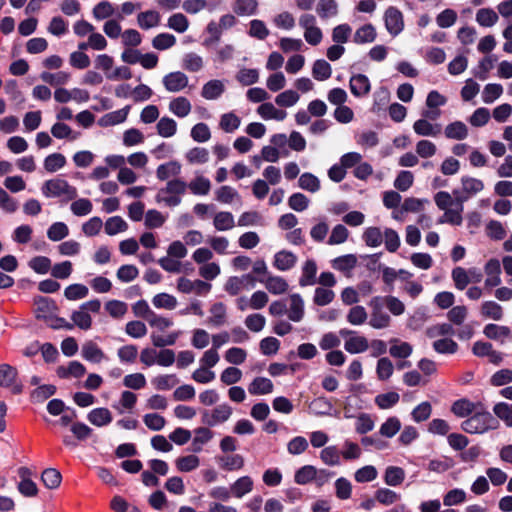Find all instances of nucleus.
<instances>
[{
  "instance_id": "f257e3e1",
  "label": "nucleus",
  "mask_w": 512,
  "mask_h": 512,
  "mask_svg": "<svg viewBox=\"0 0 512 512\" xmlns=\"http://www.w3.org/2000/svg\"><path fill=\"white\" fill-rule=\"evenodd\" d=\"M498 427L499 421L484 406L475 410L461 423V429L469 434H483Z\"/></svg>"
},
{
  "instance_id": "f03ea898",
  "label": "nucleus",
  "mask_w": 512,
  "mask_h": 512,
  "mask_svg": "<svg viewBox=\"0 0 512 512\" xmlns=\"http://www.w3.org/2000/svg\"><path fill=\"white\" fill-rule=\"evenodd\" d=\"M187 184L181 179H173L167 182L165 188H161L156 196L157 202L163 201L167 206L175 207L181 203L180 195L184 194Z\"/></svg>"
},
{
  "instance_id": "7ed1b4c3",
  "label": "nucleus",
  "mask_w": 512,
  "mask_h": 512,
  "mask_svg": "<svg viewBox=\"0 0 512 512\" xmlns=\"http://www.w3.org/2000/svg\"><path fill=\"white\" fill-rule=\"evenodd\" d=\"M0 387L11 388L14 395L23 392V384L18 379V370L10 364H0Z\"/></svg>"
},
{
  "instance_id": "20e7f679",
  "label": "nucleus",
  "mask_w": 512,
  "mask_h": 512,
  "mask_svg": "<svg viewBox=\"0 0 512 512\" xmlns=\"http://www.w3.org/2000/svg\"><path fill=\"white\" fill-rule=\"evenodd\" d=\"M385 27L392 36H397L404 29V21L402 12L390 6L386 9L384 14Z\"/></svg>"
},
{
  "instance_id": "39448f33",
  "label": "nucleus",
  "mask_w": 512,
  "mask_h": 512,
  "mask_svg": "<svg viewBox=\"0 0 512 512\" xmlns=\"http://www.w3.org/2000/svg\"><path fill=\"white\" fill-rule=\"evenodd\" d=\"M163 84L169 92H178L188 85V77L180 71L171 72L164 76Z\"/></svg>"
},
{
  "instance_id": "423d86ee",
  "label": "nucleus",
  "mask_w": 512,
  "mask_h": 512,
  "mask_svg": "<svg viewBox=\"0 0 512 512\" xmlns=\"http://www.w3.org/2000/svg\"><path fill=\"white\" fill-rule=\"evenodd\" d=\"M349 87L355 97H363L369 94L371 84L369 78L364 74H356L350 78Z\"/></svg>"
},
{
  "instance_id": "0eeeda50",
  "label": "nucleus",
  "mask_w": 512,
  "mask_h": 512,
  "mask_svg": "<svg viewBox=\"0 0 512 512\" xmlns=\"http://www.w3.org/2000/svg\"><path fill=\"white\" fill-rule=\"evenodd\" d=\"M478 408H483L481 402L473 403L466 398H462L452 404L451 412L457 417L464 418L470 416Z\"/></svg>"
},
{
  "instance_id": "6e6552de",
  "label": "nucleus",
  "mask_w": 512,
  "mask_h": 512,
  "mask_svg": "<svg viewBox=\"0 0 512 512\" xmlns=\"http://www.w3.org/2000/svg\"><path fill=\"white\" fill-rule=\"evenodd\" d=\"M468 197H456L455 203L457 205V209H446L443 216L439 219L438 223H449L451 225H461L462 224V211H463V201L467 200Z\"/></svg>"
},
{
  "instance_id": "1a4fd4ad",
  "label": "nucleus",
  "mask_w": 512,
  "mask_h": 512,
  "mask_svg": "<svg viewBox=\"0 0 512 512\" xmlns=\"http://www.w3.org/2000/svg\"><path fill=\"white\" fill-rule=\"evenodd\" d=\"M86 373L85 366L79 361H71L68 366H58L56 374L61 379H67L69 377L80 378Z\"/></svg>"
},
{
  "instance_id": "9d476101",
  "label": "nucleus",
  "mask_w": 512,
  "mask_h": 512,
  "mask_svg": "<svg viewBox=\"0 0 512 512\" xmlns=\"http://www.w3.org/2000/svg\"><path fill=\"white\" fill-rule=\"evenodd\" d=\"M67 181L60 178L50 179L44 182L41 187L42 194L47 197H60L65 191Z\"/></svg>"
},
{
  "instance_id": "9b49d317",
  "label": "nucleus",
  "mask_w": 512,
  "mask_h": 512,
  "mask_svg": "<svg viewBox=\"0 0 512 512\" xmlns=\"http://www.w3.org/2000/svg\"><path fill=\"white\" fill-rule=\"evenodd\" d=\"M34 304L36 306V318L43 319L44 321H48V313L57 309L55 301L49 297L37 296L34 299Z\"/></svg>"
},
{
  "instance_id": "f8f14e48",
  "label": "nucleus",
  "mask_w": 512,
  "mask_h": 512,
  "mask_svg": "<svg viewBox=\"0 0 512 512\" xmlns=\"http://www.w3.org/2000/svg\"><path fill=\"white\" fill-rule=\"evenodd\" d=\"M87 419L95 426L102 427L112 422V414L108 408H95L91 410Z\"/></svg>"
},
{
  "instance_id": "ddd939ff",
  "label": "nucleus",
  "mask_w": 512,
  "mask_h": 512,
  "mask_svg": "<svg viewBox=\"0 0 512 512\" xmlns=\"http://www.w3.org/2000/svg\"><path fill=\"white\" fill-rule=\"evenodd\" d=\"M258 281L265 283L267 290L274 295L283 294L288 290V283L280 276H268L265 280L259 278Z\"/></svg>"
},
{
  "instance_id": "4468645a",
  "label": "nucleus",
  "mask_w": 512,
  "mask_h": 512,
  "mask_svg": "<svg viewBox=\"0 0 512 512\" xmlns=\"http://www.w3.org/2000/svg\"><path fill=\"white\" fill-rule=\"evenodd\" d=\"M296 260L297 258L292 252L282 250L275 254L273 265L278 270L286 271L294 267Z\"/></svg>"
},
{
  "instance_id": "2eb2a0df",
  "label": "nucleus",
  "mask_w": 512,
  "mask_h": 512,
  "mask_svg": "<svg viewBox=\"0 0 512 512\" xmlns=\"http://www.w3.org/2000/svg\"><path fill=\"white\" fill-rule=\"evenodd\" d=\"M82 357L93 363H100L105 357L104 352L93 341H88L82 346Z\"/></svg>"
},
{
  "instance_id": "dca6fc26",
  "label": "nucleus",
  "mask_w": 512,
  "mask_h": 512,
  "mask_svg": "<svg viewBox=\"0 0 512 512\" xmlns=\"http://www.w3.org/2000/svg\"><path fill=\"white\" fill-rule=\"evenodd\" d=\"M273 383L265 377H256L249 385L248 391L252 395H264L273 391Z\"/></svg>"
},
{
  "instance_id": "f3484780",
  "label": "nucleus",
  "mask_w": 512,
  "mask_h": 512,
  "mask_svg": "<svg viewBox=\"0 0 512 512\" xmlns=\"http://www.w3.org/2000/svg\"><path fill=\"white\" fill-rule=\"evenodd\" d=\"M225 87L220 80H210L204 84L201 96L207 100L219 98L224 92Z\"/></svg>"
},
{
  "instance_id": "a211bd4d",
  "label": "nucleus",
  "mask_w": 512,
  "mask_h": 512,
  "mask_svg": "<svg viewBox=\"0 0 512 512\" xmlns=\"http://www.w3.org/2000/svg\"><path fill=\"white\" fill-rule=\"evenodd\" d=\"M317 265L314 260H307L302 268V276L299 279V285L302 287L314 285L316 283Z\"/></svg>"
},
{
  "instance_id": "6ab92c4d",
  "label": "nucleus",
  "mask_w": 512,
  "mask_h": 512,
  "mask_svg": "<svg viewBox=\"0 0 512 512\" xmlns=\"http://www.w3.org/2000/svg\"><path fill=\"white\" fill-rule=\"evenodd\" d=\"M129 110H130V106L127 105V106H125L122 109H119L117 111L108 113V114L104 115L99 120V125H101V126H113V125L122 123V122H124L126 120V118L128 116V113H129Z\"/></svg>"
},
{
  "instance_id": "aec40b11",
  "label": "nucleus",
  "mask_w": 512,
  "mask_h": 512,
  "mask_svg": "<svg viewBox=\"0 0 512 512\" xmlns=\"http://www.w3.org/2000/svg\"><path fill=\"white\" fill-rule=\"evenodd\" d=\"M376 37L377 33L374 26L368 23L356 30L353 41L356 44L371 43L376 39Z\"/></svg>"
},
{
  "instance_id": "412c9836",
  "label": "nucleus",
  "mask_w": 512,
  "mask_h": 512,
  "mask_svg": "<svg viewBox=\"0 0 512 512\" xmlns=\"http://www.w3.org/2000/svg\"><path fill=\"white\" fill-rule=\"evenodd\" d=\"M290 310L288 317L293 322H299L304 316V302L299 294H292L290 296Z\"/></svg>"
},
{
  "instance_id": "4be33fe9",
  "label": "nucleus",
  "mask_w": 512,
  "mask_h": 512,
  "mask_svg": "<svg viewBox=\"0 0 512 512\" xmlns=\"http://www.w3.org/2000/svg\"><path fill=\"white\" fill-rule=\"evenodd\" d=\"M257 112L264 119H275L278 121H283L287 115L286 111L276 109L270 102L261 104L258 107Z\"/></svg>"
},
{
  "instance_id": "5701e85b",
  "label": "nucleus",
  "mask_w": 512,
  "mask_h": 512,
  "mask_svg": "<svg viewBox=\"0 0 512 512\" xmlns=\"http://www.w3.org/2000/svg\"><path fill=\"white\" fill-rule=\"evenodd\" d=\"M137 21L142 29L147 30L159 25L160 14L155 10H147L138 14Z\"/></svg>"
},
{
  "instance_id": "b1692460",
  "label": "nucleus",
  "mask_w": 512,
  "mask_h": 512,
  "mask_svg": "<svg viewBox=\"0 0 512 512\" xmlns=\"http://www.w3.org/2000/svg\"><path fill=\"white\" fill-rule=\"evenodd\" d=\"M169 109L177 117L183 118L190 113L191 103L186 97L180 96L170 102Z\"/></svg>"
},
{
  "instance_id": "393cba45",
  "label": "nucleus",
  "mask_w": 512,
  "mask_h": 512,
  "mask_svg": "<svg viewBox=\"0 0 512 512\" xmlns=\"http://www.w3.org/2000/svg\"><path fill=\"white\" fill-rule=\"evenodd\" d=\"M445 136L449 139L463 140L468 136L467 126L461 121L452 122L446 126Z\"/></svg>"
},
{
  "instance_id": "a878e982",
  "label": "nucleus",
  "mask_w": 512,
  "mask_h": 512,
  "mask_svg": "<svg viewBox=\"0 0 512 512\" xmlns=\"http://www.w3.org/2000/svg\"><path fill=\"white\" fill-rule=\"evenodd\" d=\"M181 172V165L176 161H170L158 166L156 176L159 180L165 181L170 176H177Z\"/></svg>"
},
{
  "instance_id": "bb28decb",
  "label": "nucleus",
  "mask_w": 512,
  "mask_h": 512,
  "mask_svg": "<svg viewBox=\"0 0 512 512\" xmlns=\"http://www.w3.org/2000/svg\"><path fill=\"white\" fill-rule=\"evenodd\" d=\"M257 0H236L233 5V11L238 16H250L257 12Z\"/></svg>"
},
{
  "instance_id": "cd10ccee",
  "label": "nucleus",
  "mask_w": 512,
  "mask_h": 512,
  "mask_svg": "<svg viewBox=\"0 0 512 512\" xmlns=\"http://www.w3.org/2000/svg\"><path fill=\"white\" fill-rule=\"evenodd\" d=\"M253 489V480L250 476H243L237 479L231 486L232 494L241 498Z\"/></svg>"
},
{
  "instance_id": "c85d7f7f",
  "label": "nucleus",
  "mask_w": 512,
  "mask_h": 512,
  "mask_svg": "<svg viewBox=\"0 0 512 512\" xmlns=\"http://www.w3.org/2000/svg\"><path fill=\"white\" fill-rule=\"evenodd\" d=\"M391 342L394 343L389 349L392 357L406 359L412 354L413 347L410 343L402 342L398 339H393Z\"/></svg>"
},
{
  "instance_id": "c756f323",
  "label": "nucleus",
  "mask_w": 512,
  "mask_h": 512,
  "mask_svg": "<svg viewBox=\"0 0 512 512\" xmlns=\"http://www.w3.org/2000/svg\"><path fill=\"white\" fill-rule=\"evenodd\" d=\"M331 65L324 59H318L312 67V75L318 81H325L331 77Z\"/></svg>"
},
{
  "instance_id": "7c9ffc66",
  "label": "nucleus",
  "mask_w": 512,
  "mask_h": 512,
  "mask_svg": "<svg viewBox=\"0 0 512 512\" xmlns=\"http://www.w3.org/2000/svg\"><path fill=\"white\" fill-rule=\"evenodd\" d=\"M66 157L61 153H52L44 159V169L49 173H54L66 165Z\"/></svg>"
},
{
  "instance_id": "2f4dec72",
  "label": "nucleus",
  "mask_w": 512,
  "mask_h": 512,
  "mask_svg": "<svg viewBox=\"0 0 512 512\" xmlns=\"http://www.w3.org/2000/svg\"><path fill=\"white\" fill-rule=\"evenodd\" d=\"M357 265V257L354 254L339 256L332 261L334 269L341 272H349Z\"/></svg>"
},
{
  "instance_id": "473e14b6",
  "label": "nucleus",
  "mask_w": 512,
  "mask_h": 512,
  "mask_svg": "<svg viewBox=\"0 0 512 512\" xmlns=\"http://www.w3.org/2000/svg\"><path fill=\"white\" fill-rule=\"evenodd\" d=\"M405 479V471L401 467L389 466L386 468L384 481L389 486H398Z\"/></svg>"
},
{
  "instance_id": "72a5a7b5",
  "label": "nucleus",
  "mask_w": 512,
  "mask_h": 512,
  "mask_svg": "<svg viewBox=\"0 0 512 512\" xmlns=\"http://www.w3.org/2000/svg\"><path fill=\"white\" fill-rule=\"evenodd\" d=\"M369 347L368 341L363 336H354L345 341L344 348L351 354L362 353Z\"/></svg>"
},
{
  "instance_id": "f704fd0d",
  "label": "nucleus",
  "mask_w": 512,
  "mask_h": 512,
  "mask_svg": "<svg viewBox=\"0 0 512 512\" xmlns=\"http://www.w3.org/2000/svg\"><path fill=\"white\" fill-rule=\"evenodd\" d=\"M70 73L65 71H59L56 73H50L44 71L40 74V78L43 82L50 84L51 86H58L66 84L70 79Z\"/></svg>"
},
{
  "instance_id": "c9c22d12",
  "label": "nucleus",
  "mask_w": 512,
  "mask_h": 512,
  "mask_svg": "<svg viewBox=\"0 0 512 512\" xmlns=\"http://www.w3.org/2000/svg\"><path fill=\"white\" fill-rule=\"evenodd\" d=\"M41 480L48 489H55L61 484L62 475L55 468H46L41 474Z\"/></svg>"
},
{
  "instance_id": "e433bc0d",
  "label": "nucleus",
  "mask_w": 512,
  "mask_h": 512,
  "mask_svg": "<svg viewBox=\"0 0 512 512\" xmlns=\"http://www.w3.org/2000/svg\"><path fill=\"white\" fill-rule=\"evenodd\" d=\"M310 409L319 416H327L331 415V411L333 409L332 402L326 397H317L315 398L311 404Z\"/></svg>"
},
{
  "instance_id": "4c0bfd02",
  "label": "nucleus",
  "mask_w": 512,
  "mask_h": 512,
  "mask_svg": "<svg viewBox=\"0 0 512 512\" xmlns=\"http://www.w3.org/2000/svg\"><path fill=\"white\" fill-rule=\"evenodd\" d=\"M56 386L52 384H44L35 388L31 393V400L35 403H42L56 393Z\"/></svg>"
},
{
  "instance_id": "58836bf2",
  "label": "nucleus",
  "mask_w": 512,
  "mask_h": 512,
  "mask_svg": "<svg viewBox=\"0 0 512 512\" xmlns=\"http://www.w3.org/2000/svg\"><path fill=\"white\" fill-rule=\"evenodd\" d=\"M316 12L321 19L336 16L338 13V4L335 0H320L317 4Z\"/></svg>"
},
{
  "instance_id": "ea45409f",
  "label": "nucleus",
  "mask_w": 512,
  "mask_h": 512,
  "mask_svg": "<svg viewBox=\"0 0 512 512\" xmlns=\"http://www.w3.org/2000/svg\"><path fill=\"white\" fill-rule=\"evenodd\" d=\"M484 335L492 340H498L501 337H509L511 330L508 326H500L497 324L489 323L483 329Z\"/></svg>"
},
{
  "instance_id": "a19ab883",
  "label": "nucleus",
  "mask_w": 512,
  "mask_h": 512,
  "mask_svg": "<svg viewBox=\"0 0 512 512\" xmlns=\"http://www.w3.org/2000/svg\"><path fill=\"white\" fill-rule=\"evenodd\" d=\"M156 128L160 136L169 138L175 135L177 123L174 119L165 116L158 121Z\"/></svg>"
},
{
  "instance_id": "79ce46f5",
  "label": "nucleus",
  "mask_w": 512,
  "mask_h": 512,
  "mask_svg": "<svg viewBox=\"0 0 512 512\" xmlns=\"http://www.w3.org/2000/svg\"><path fill=\"white\" fill-rule=\"evenodd\" d=\"M481 314L486 318L498 321L503 317V309L495 301H485L481 306Z\"/></svg>"
},
{
  "instance_id": "37998d69",
  "label": "nucleus",
  "mask_w": 512,
  "mask_h": 512,
  "mask_svg": "<svg viewBox=\"0 0 512 512\" xmlns=\"http://www.w3.org/2000/svg\"><path fill=\"white\" fill-rule=\"evenodd\" d=\"M218 460L222 462L220 467L225 471L239 470L244 466V458L240 454L221 456Z\"/></svg>"
},
{
  "instance_id": "c03bdc74",
  "label": "nucleus",
  "mask_w": 512,
  "mask_h": 512,
  "mask_svg": "<svg viewBox=\"0 0 512 512\" xmlns=\"http://www.w3.org/2000/svg\"><path fill=\"white\" fill-rule=\"evenodd\" d=\"M299 187L303 190L315 193L320 189L319 179L312 173H303L298 180Z\"/></svg>"
},
{
  "instance_id": "a18cd8bd",
  "label": "nucleus",
  "mask_w": 512,
  "mask_h": 512,
  "mask_svg": "<svg viewBox=\"0 0 512 512\" xmlns=\"http://www.w3.org/2000/svg\"><path fill=\"white\" fill-rule=\"evenodd\" d=\"M493 412L508 427H512V404L506 402H499L494 405Z\"/></svg>"
},
{
  "instance_id": "49530a36",
  "label": "nucleus",
  "mask_w": 512,
  "mask_h": 512,
  "mask_svg": "<svg viewBox=\"0 0 512 512\" xmlns=\"http://www.w3.org/2000/svg\"><path fill=\"white\" fill-rule=\"evenodd\" d=\"M476 21L483 27H491L498 21V15L490 8H482L476 13Z\"/></svg>"
},
{
  "instance_id": "de8ad7c7",
  "label": "nucleus",
  "mask_w": 512,
  "mask_h": 512,
  "mask_svg": "<svg viewBox=\"0 0 512 512\" xmlns=\"http://www.w3.org/2000/svg\"><path fill=\"white\" fill-rule=\"evenodd\" d=\"M317 470L312 465H305L295 473L294 480L297 484L305 485L315 479Z\"/></svg>"
},
{
  "instance_id": "09e8293b",
  "label": "nucleus",
  "mask_w": 512,
  "mask_h": 512,
  "mask_svg": "<svg viewBox=\"0 0 512 512\" xmlns=\"http://www.w3.org/2000/svg\"><path fill=\"white\" fill-rule=\"evenodd\" d=\"M436 130L434 129V126L426 119H419L414 122L413 129L416 134L420 136H436L439 131L440 127L439 125H436Z\"/></svg>"
},
{
  "instance_id": "8fccbe9b",
  "label": "nucleus",
  "mask_w": 512,
  "mask_h": 512,
  "mask_svg": "<svg viewBox=\"0 0 512 512\" xmlns=\"http://www.w3.org/2000/svg\"><path fill=\"white\" fill-rule=\"evenodd\" d=\"M458 348V344L451 338H442L433 342V349L440 354H454Z\"/></svg>"
},
{
  "instance_id": "3c124183",
  "label": "nucleus",
  "mask_w": 512,
  "mask_h": 512,
  "mask_svg": "<svg viewBox=\"0 0 512 512\" xmlns=\"http://www.w3.org/2000/svg\"><path fill=\"white\" fill-rule=\"evenodd\" d=\"M187 187H189L191 192L195 195H206L210 191L211 183L208 178L198 176L192 180Z\"/></svg>"
},
{
  "instance_id": "603ef678",
  "label": "nucleus",
  "mask_w": 512,
  "mask_h": 512,
  "mask_svg": "<svg viewBox=\"0 0 512 512\" xmlns=\"http://www.w3.org/2000/svg\"><path fill=\"white\" fill-rule=\"evenodd\" d=\"M401 429L400 420L393 416L389 417L380 427L379 433L387 438H392Z\"/></svg>"
},
{
  "instance_id": "864d4df0",
  "label": "nucleus",
  "mask_w": 512,
  "mask_h": 512,
  "mask_svg": "<svg viewBox=\"0 0 512 512\" xmlns=\"http://www.w3.org/2000/svg\"><path fill=\"white\" fill-rule=\"evenodd\" d=\"M127 228V223L120 216L110 217L107 219L105 223V232L110 236L123 232Z\"/></svg>"
},
{
  "instance_id": "5fc2aeb1",
  "label": "nucleus",
  "mask_w": 512,
  "mask_h": 512,
  "mask_svg": "<svg viewBox=\"0 0 512 512\" xmlns=\"http://www.w3.org/2000/svg\"><path fill=\"white\" fill-rule=\"evenodd\" d=\"M394 371L392 361L387 357H382L377 362L376 373L379 380L385 381L389 379Z\"/></svg>"
},
{
  "instance_id": "6e6d98bb",
  "label": "nucleus",
  "mask_w": 512,
  "mask_h": 512,
  "mask_svg": "<svg viewBox=\"0 0 512 512\" xmlns=\"http://www.w3.org/2000/svg\"><path fill=\"white\" fill-rule=\"evenodd\" d=\"M362 238L365 244L369 247H378L381 245L383 240L381 230L378 227L366 228Z\"/></svg>"
},
{
  "instance_id": "4d7b16f0",
  "label": "nucleus",
  "mask_w": 512,
  "mask_h": 512,
  "mask_svg": "<svg viewBox=\"0 0 512 512\" xmlns=\"http://www.w3.org/2000/svg\"><path fill=\"white\" fill-rule=\"evenodd\" d=\"M400 396L397 392H387L375 397V403L380 409H389L399 402Z\"/></svg>"
},
{
  "instance_id": "13d9d810",
  "label": "nucleus",
  "mask_w": 512,
  "mask_h": 512,
  "mask_svg": "<svg viewBox=\"0 0 512 512\" xmlns=\"http://www.w3.org/2000/svg\"><path fill=\"white\" fill-rule=\"evenodd\" d=\"M320 458L326 465H329V466L339 465L340 464V451L334 445L325 447L320 452Z\"/></svg>"
},
{
  "instance_id": "bf43d9fd",
  "label": "nucleus",
  "mask_w": 512,
  "mask_h": 512,
  "mask_svg": "<svg viewBox=\"0 0 512 512\" xmlns=\"http://www.w3.org/2000/svg\"><path fill=\"white\" fill-rule=\"evenodd\" d=\"M176 38L170 33H160L152 40V46L157 50H166L174 46Z\"/></svg>"
},
{
  "instance_id": "052dcab7",
  "label": "nucleus",
  "mask_w": 512,
  "mask_h": 512,
  "mask_svg": "<svg viewBox=\"0 0 512 512\" xmlns=\"http://www.w3.org/2000/svg\"><path fill=\"white\" fill-rule=\"evenodd\" d=\"M89 293L87 286L84 284H71L64 290V296L68 300H79L85 298Z\"/></svg>"
},
{
  "instance_id": "680f3d73",
  "label": "nucleus",
  "mask_w": 512,
  "mask_h": 512,
  "mask_svg": "<svg viewBox=\"0 0 512 512\" xmlns=\"http://www.w3.org/2000/svg\"><path fill=\"white\" fill-rule=\"evenodd\" d=\"M214 226L219 231L229 230L234 227V217L230 212H219L214 217Z\"/></svg>"
},
{
  "instance_id": "e2e57ef3",
  "label": "nucleus",
  "mask_w": 512,
  "mask_h": 512,
  "mask_svg": "<svg viewBox=\"0 0 512 512\" xmlns=\"http://www.w3.org/2000/svg\"><path fill=\"white\" fill-rule=\"evenodd\" d=\"M168 27L178 33H184L189 27L188 18L182 13H176L169 17Z\"/></svg>"
},
{
  "instance_id": "0e129e2a",
  "label": "nucleus",
  "mask_w": 512,
  "mask_h": 512,
  "mask_svg": "<svg viewBox=\"0 0 512 512\" xmlns=\"http://www.w3.org/2000/svg\"><path fill=\"white\" fill-rule=\"evenodd\" d=\"M29 267L38 274H46L51 269V260L46 256H35L29 263Z\"/></svg>"
},
{
  "instance_id": "69168bd1",
  "label": "nucleus",
  "mask_w": 512,
  "mask_h": 512,
  "mask_svg": "<svg viewBox=\"0 0 512 512\" xmlns=\"http://www.w3.org/2000/svg\"><path fill=\"white\" fill-rule=\"evenodd\" d=\"M69 234L67 225L63 222L53 223L47 231V236L52 241H60Z\"/></svg>"
},
{
  "instance_id": "338daca9",
  "label": "nucleus",
  "mask_w": 512,
  "mask_h": 512,
  "mask_svg": "<svg viewBox=\"0 0 512 512\" xmlns=\"http://www.w3.org/2000/svg\"><path fill=\"white\" fill-rule=\"evenodd\" d=\"M503 93V87L498 83H489L484 87L482 98L485 103H492Z\"/></svg>"
},
{
  "instance_id": "774afa93",
  "label": "nucleus",
  "mask_w": 512,
  "mask_h": 512,
  "mask_svg": "<svg viewBox=\"0 0 512 512\" xmlns=\"http://www.w3.org/2000/svg\"><path fill=\"white\" fill-rule=\"evenodd\" d=\"M240 123V118L232 112L223 114L220 119V127L227 133H231L238 129Z\"/></svg>"
}]
</instances>
